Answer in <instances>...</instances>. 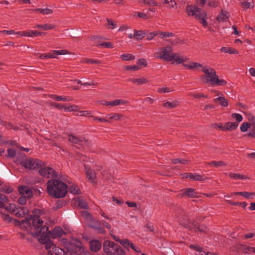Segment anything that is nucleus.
<instances>
[{
	"mask_svg": "<svg viewBox=\"0 0 255 255\" xmlns=\"http://www.w3.org/2000/svg\"><path fill=\"white\" fill-rule=\"evenodd\" d=\"M53 252L56 255H62L65 254L63 250L56 247V246L52 248Z\"/></svg>",
	"mask_w": 255,
	"mask_h": 255,
	"instance_id": "8fccbe9b",
	"label": "nucleus"
},
{
	"mask_svg": "<svg viewBox=\"0 0 255 255\" xmlns=\"http://www.w3.org/2000/svg\"><path fill=\"white\" fill-rule=\"evenodd\" d=\"M195 225H196L195 229H192V230H194V231H198L199 232H203L204 233H206L208 231V229L205 225L198 224L196 222H195Z\"/></svg>",
	"mask_w": 255,
	"mask_h": 255,
	"instance_id": "72a5a7b5",
	"label": "nucleus"
},
{
	"mask_svg": "<svg viewBox=\"0 0 255 255\" xmlns=\"http://www.w3.org/2000/svg\"><path fill=\"white\" fill-rule=\"evenodd\" d=\"M128 81L131 82L133 83H137V85H141L148 82V80L144 78H130L128 79Z\"/></svg>",
	"mask_w": 255,
	"mask_h": 255,
	"instance_id": "bb28decb",
	"label": "nucleus"
},
{
	"mask_svg": "<svg viewBox=\"0 0 255 255\" xmlns=\"http://www.w3.org/2000/svg\"><path fill=\"white\" fill-rule=\"evenodd\" d=\"M29 213V211L26 207L17 206L14 214L17 217L22 218Z\"/></svg>",
	"mask_w": 255,
	"mask_h": 255,
	"instance_id": "6ab92c4d",
	"label": "nucleus"
},
{
	"mask_svg": "<svg viewBox=\"0 0 255 255\" xmlns=\"http://www.w3.org/2000/svg\"><path fill=\"white\" fill-rule=\"evenodd\" d=\"M147 32L142 30H134L133 37L136 40H141L147 34Z\"/></svg>",
	"mask_w": 255,
	"mask_h": 255,
	"instance_id": "393cba45",
	"label": "nucleus"
},
{
	"mask_svg": "<svg viewBox=\"0 0 255 255\" xmlns=\"http://www.w3.org/2000/svg\"><path fill=\"white\" fill-rule=\"evenodd\" d=\"M211 85H218V86H225L227 84V82L226 80L223 79H218V76L217 75L216 77L214 79H212Z\"/></svg>",
	"mask_w": 255,
	"mask_h": 255,
	"instance_id": "a878e982",
	"label": "nucleus"
},
{
	"mask_svg": "<svg viewBox=\"0 0 255 255\" xmlns=\"http://www.w3.org/2000/svg\"><path fill=\"white\" fill-rule=\"evenodd\" d=\"M185 10L188 16H195L196 18V15L202 10L197 6L189 4L186 6Z\"/></svg>",
	"mask_w": 255,
	"mask_h": 255,
	"instance_id": "dca6fc26",
	"label": "nucleus"
},
{
	"mask_svg": "<svg viewBox=\"0 0 255 255\" xmlns=\"http://www.w3.org/2000/svg\"><path fill=\"white\" fill-rule=\"evenodd\" d=\"M89 227L95 229L98 233L105 234V230L102 227L101 223L98 221H93L89 224Z\"/></svg>",
	"mask_w": 255,
	"mask_h": 255,
	"instance_id": "f3484780",
	"label": "nucleus"
},
{
	"mask_svg": "<svg viewBox=\"0 0 255 255\" xmlns=\"http://www.w3.org/2000/svg\"><path fill=\"white\" fill-rule=\"evenodd\" d=\"M239 123L237 122H228L225 124V128L226 130L232 131L237 128Z\"/></svg>",
	"mask_w": 255,
	"mask_h": 255,
	"instance_id": "5701e85b",
	"label": "nucleus"
},
{
	"mask_svg": "<svg viewBox=\"0 0 255 255\" xmlns=\"http://www.w3.org/2000/svg\"><path fill=\"white\" fill-rule=\"evenodd\" d=\"M32 10L39 12L40 13H42L43 14H50L53 13V10L46 8H36L34 9H32Z\"/></svg>",
	"mask_w": 255,
	"mask_h": 255,
	"instance_id": "ea45409f",
	"label": "nucleus"
},
{
	"mask_svg": "<svg viewBox=\"0 0 255 255\" xmlns=\"http://www.w3.org/2000/svg\"><path fill=\"white\" fill-rule=\"evenodd\" d=\"M214 101L216 103L219 102L220 105L224 107L228 106V101L224 97H220L214 99Z\"/></svg>",
	"mask_w": 255,
	"mask_h": 255,
	"instance_id": "473e14b6",
	"label": "nucleus"
},
{
	"mask_svg": "<svg viewBox=\"0 0 255 255\" xmlns=\"http://www.w3.org/2000/svg\"><path fill=\"white\" fill-rule=\"evenodd\" d=\"M202 71L205 74V75L201 76V80L202 82L205 84L209 83L211 85V79L215 78L217 76L215 70L212 67H204Z\"/></svg>",
	"mask_w": 255,
	"mask_h": 255,
	"instance_id": "39448f33",
	"label": "nucleus"
},
{
	"mask_svg": "<svg viewBox=\"0 0 255 255\" xmlns=\"http://www.w3.org/2000/svg\"><path fill=\"white\" fill-rule=\"evenodd\" d=\"M117 244L114 242L105 240L103 243V250L107 255H112Z\"/></svg>",
	"mask_w": 255,
	"mask_h": 255,
	"instance_id": "9b49d317",
	"label": "nucleus"
},
{
	"mask_svg": "<svg viewBox=\"0 0 255 255\" xmlns=\"http://www.w3.org/2000/svg\"><path fill=\"white\" fill-rule=\"evenodd\" d=\"M190 179L194 181H204L205 180L208 179V177L203 178L202 175H199L196 173H192V176L190 177Z\"/></svg>",
	"mask_w": 255,
	"mask_h": 255,
	"instance_id": "4c0bfd02",
	"label": "nucleus"
},
{
	"mask_svg": "<svg viewBox=\"0 0 255 255\" xmlns=\"http://www.w3.org/2000/svg\"><path fill=\"white\" fill-rule=\"evenodd\" d=\"M126 102L125 101H124L123 100H121V99H116L114 101H112V103L111 104V106L112 107H113V106H118V105H119L120 104H124L125 103H126Z\"/></svg>",
	"mask_w": 255,
	"mask_h": 255,
	"instance_id": "338daca9",
	"label": "nucleus"
},
{
	"mask_svg": "<svg viewBox=\"0 0 255 255\" xmlns=\"http://www.w3.org/2000/svg\"><path fill=\"white\" fill-rule=\"evenodd\" d=\"M27 198L24 196H21L18 199L17 202L20 205H25L26 203Z\"/></svg>",
	"mask_w": 255,
	"mask_h": 255,
	"instance_id": "0e129e2a",
	"label": "nucleus"
},
{
	"mask_svg": "<svg viewBox=\"0 0 255 255\" xmlns=\"http://www.w3.org/2000/svg\"><path fill=\"white\" fill-rule=\"evenodd\" d=\"M68 53V50H53L51 52L48 53L41 54L39 56V58L41 59H44L46 58H56V56L58 55H65Z\"/></svg>",
	"mask_w": 255,
	"mask_h": 255,
	"instance_id": "9d476101",
	"label": "nucleus"
},
{
	"mask_svg": "<svg viewBox=\"0 0 255 255\" xmlns=\"http://www.w3.org/2000/svg\"><path fill=\"white\" fill-rule=\"evenodd\" d=\"M242 6L245 9L253 7L254 1L253 0H248L247 1L242 2Z\"/></svg>",
	"mask_w": 255,
	"mask_h": 255,
	"instance_id": "c03bdc74",
	"label": "nucleus"
},
{
	"mask_svg": "<svg viewBox=\"0 0 255 255\" xmlns=\"http://www.w3.org/2000/svg\"><path fill=\"white\" fill-rule=\"evenodd\" d=\"M232 117L236 120L237 123L241 122L243 121V117L241 115L237 113H233L232 114Z\"/></svg>",
	"mask_w": 255,
	"mask_h": 255,
	"instance_id": "4d7b16f0",
	"label": "nucleus"
},
{
	"mask_svg": "<svg viewBox=\"0 0 255 255\" xmlns=\"http://www.w3.org/2000/svg\"><path fill=\"white\" fill-rule=\"evenodd\" d=\"M207 18V13L204 10H202L196 15V19L200 20V22L205 27H206L208 25V23L206 21Z\"/></svg>",
	"mask_w": 255,
	"mask_h": 255,
	"instance_id": "aec40b11",
	"label": "nucleus"
},
{
	"mask_svg": "<svg viewBox=\"0 0 255 255\" xmlns=\"http://www.w3.org/2000/svg\"><path fill=\"white\" fill-rule=\"evenodd\" d=\"M27 32H29L30 35H29V37H37L38 36H42L45 35L46 33L44 32H40L37 30H29L27 31Z\"/></svg>",
	"mask_w": 255,
	"mask_h": 255,
	"instance_id": "a18cd8bd",
	"label": "nucleus"
},
{
	"mask_svg": "<svg viewBox=\"0 0 255 255\" xmlns=\"http://www.w3.org/2000/svg\"><path fill=\"white\" fill-rule=\"evenodd\" d=\"M18 190L21 196H25L27 199H30L33 197V194L31 189L26 186H20Z\"/></svg>",
	"mask_w": 255,
	"mask_h": 255,
	"instance_id": "4468645a",
	"label": "nucleus"
},
{
	"mask_svg": "<svg viewBox=\"0 0 255 255\" xmlns=\"http://www.w3.org/2000/svg\"><path fill=\"white\" fill-rule=\"evenodd\" d=\"M137 64L138 66H139L141 68L142 67H145L147 65V62L144 58H141L138 60V61L137 62Z\"/></svg>",
	"mask_w": 255,
	"mask_h": 255,
	"instance_id": "5fc2aeb1",
	"label": "nucleus"
},
{
	"mask_svg": "<svg viewBox=\"0 0 255 255\" xmlns=\"http://www.w3.org/2000/svg\"><path fill=\"white\" fill-rule=\"evenodd\" d=\"M89 248L91 251L98 252L102 248V243L98 240H92L89 243Z\"/></svg>",
	"mask_w": 255,
	"mask_h": 255,
	"instance_id": "a211bd4d",
	"label": "nucleus"
},
{
	"mask_svg": "<svg viewBox=\"0 0 255 255\" xmlns=\"http://www.w3.org/2000/svg\"><path fill=\"white\" fill-rule=\"evenodd\" d=\"M240 247L241 250L246 254H248V252H251V251H252L253 249V247H249L243 244H240Z\"/></svg>",
	"mask_w": 255,
	"mask_h": 255,
	"instance_id": "09e8293b",
	"label": "nucleus"
},
{
	"mask_svg": "<svg viewBox=\"0 0 255 255\" xmlns=\"http://www.w3.org/2000/svg\"><path fill=\"white\" fill-rule=\"evenodd\" d=\"M66 204L65 201L63 200H59L56 203V206L54 207L55 210L59 209L64 206Z\"/></svg>",
	"mask_w": 255,
	"mask_h": 255,
	"instance_id": "603ef678",
	"label": "nucleus"
},
{
	"mask_svg": "<svg viewBox=\"0 0 255 255\" xmlns=\"http://www.w3.org/2000/svg\"><path fill=\"white\" fill-rule=\"evenodd\" d=\"M77 202L78 203V207L80 209H88L89 208L87 203L83 199H81L80 197L78 198Z\"/></svg>",
	"mask_w": 255,
	"mask_h": 255,
	"instance_id": "58836bf2",
	"label": "nucleus"
},
{
	"mask_svg": "<svg viewBox=\"0 0 255 255\" xmlns=\"http://www.w3.org/2000/svg\"><path fill=\"white\" fill-rule=\"evenodd\" d=\"M123 117V115L119 113H111L106 116V118L109 117V119L115 120V121H119Z\"/></svg>",
	"mask_w": 255,
	"mask_h": 255,
	"instance_id": "f704fd0d",
	"label": "nucleus"
},
{
	"mask_svg": "<svg viewBox=\"0 0 255 255\" xmlns=\"http://www.w3.org/2000/svg\"><path fill=\"white\" fill-rule=\"evenodd\" d=\"M227 202L228 204L233 206H240L243 208L246 209L247 204L245 202H234L231 200H227Z\"/></svg>",
	"mask_w": 255,
	"mask_h": 255,
	"instance_id": "37998d69",
	"label": "nucleus"
},
{
	"mask_svg": "<svg viewBox=\"0 0 255 255\" xmlns=\"http://www.w3.org/2000/svg\"><path fill=\"white\" fill-rule=\"evenodd\" d=\"M69 192L74 195H79L81 193L78 186L74 184L70 186Z\"/></svg>",
	"mask_w": 255,
	"mask_h": 255,
	"instance_id": "a19ab883",
	"label": "nucleus"
},
{
	"mask_svg": "<svg viewBox=\"0 0 255 255\" xmlns=\"http://www.w3.org/2000/svg\"><path fill=\"white\" fill-rule=\"evenodd\" d=\"M229 177L231 178H233L235 180L250 179L249 177L239 173H230L229 174Z\"/></svg>",
	"mask_w": 255,
	"mask_h": 255,
	"instance_id": "7c9ffc66",
	"label": "nucleus"
},
{
	"mask_svg": "<svg viewBox=\"0 0 255 255\" xmlns=\"http://www.w3.org/2000/svg\"><path fill=\"white\" fill-rule=\"evenodd\" d=\"M120 57L123 60L125 61L132 60L135 58L134 56L130 54H124L121 55Z\"/></svg>",
	"mask_w": 255,
	"mask_h": 255,
	"instance_id": "de8ad7c7",
	"label": "nucleus"
},
{
	"mask_svg": "<svg viewBox=\"0 0 255 255\" xmlns=\"http://www.w3.org/2000/svg\"><path fill=\"white\" fill-rule=\"evenodd\" d=\"M17 206L15 205L14 204H10L9 206L6 207L5 208L6 210L11 213L12 214H14L15 211L16 210Z\"/></svg>",
	"mask_w": 255,
	"mask_h": 255,
	"instance_id": "49530a36",
	"label": "nucleus"
},
{
	"mask_svg": "<svg viewBox=\"0 0 255 255\" xmlns=\"http://www.w3.org/2000/svg\"><path fill=\"white\" fill-rule=\"evenodd\" d=\"M178 220L180 225L191 231L196 228L195 222H191L188 217L184 212L183 215L179 217Z\"/></svg>",
	"mask_w": 255,
	"mask_h": 255,
	"instance_id": "0eeeda50",
	"label": "nucleus"
},
{
	"mask_svg": "<svg viewBox=\"0 0 255 255\" xmlns=\"http://www.w3.org/2000/svg\"><path fill=\"white\" fill-rule=\"evenodd\" d=\"M32 213L33 214V215H30V217L31 218H33L32 219H37L38 220H41L39 219L40 215H43L44 214V211L43 210H41L39 209H34L32 211Z\"/></svg>",
	"mask_w": 255,
	"mask_h": 255,
	"instance_id": "cd10ccee",
	"label": "nucleus"
},
{
	"mask_svg": "<svg viewBox=\"0 0 255 255\" xmlns=\"http://www.w3.org/2000/svg\"><path fill=\"white\" fill-rule=\"evenodd\" d=\"M99 45L101 47H104L109 48H113V44L110 42H103L99 44Z\"/></svg>",
	"mask_w": 255,
	"mask_h": 255,
	"instance_id": "e2e57ef3",
	"label": "nucleus"
},
{
	"mask_svg": "<svg viewBox=\"0 0 255 255\" xmlns=\"http://www.w3.org/2000/svg\"><path fill=\"white\" fill-rule=\"evenodd\" d=\"M68 140L71 142L79 144H81V142L83 141V139L79 138L73 135H70ZM84 140L85 141H87V140L85 139H84Z\"/></svg>",
	"mask_w": 255,
	"mask_h": 255,
	"instance_id": "e433bc0d",
	"label": "nucleus"
},
{
	"mask_svg": "<svg viewBox=\"0 0 255 255\" xmlns=\"http://www.w3.org/2000/svg\"><path fill=\"white\" fill-rule=\"evenodd\" d=\"M50 105L51 106L54 108H56L58 109L61 110L64 109V110H65V106L61 104L52 102L51 103Z\"/></svg>",
	"mask_w": 255,
	"mask_h": 255,
	"instance_id": "bf43d9fd",
	"label": "nucleus"
},
{
	"mask_svg": "<svg viewBox=\"0 0 255 255\" xmlns=\"http://www.w3.org/2000/svg\"><path fill=\"white\" fill-rule=\"evenodd\" d=\"M13 189L12 188L8 186H4L1 189V191L3 193L9 194L12 192Z\"/></svg>",
	"mask_w": 255,
	"mask_h": 255,
	"instance_id": "774afa93",
	"label": "nucleus"
},
{
	"mask_svg": "<svg viewBox=\"0 0 255 255\" xmlns=\"http://www.w3.org/2000/svg\"><path fill=\"white\" fill-rule=\"evenodd\" d=\"M181 191L183 192L180 195L181 197L187 196L189 198H199L200 196L198 193L196 192L195 189L191 188H188L182 189Z\"/></svg>",
	"mask_w": 255,
	"mask_h": 255,
	"instance_id": "2eb2a0df",
	"label": "nucleus"
},
{
	"mask_svg": "<svg viewBox=\"0 0 255 255\" xmlns=\"http://www.w3.org/2000/svg\"><path fill=\"white\" fill-rule=\"evenodd\" d=\"M141 67L138 66V65H128L126 66V69L127 70H133V71H137L140 69Z\"/></svg>",
	"mask_w": 255,
	"mask_h": 255,
	"instance_id": "69168bd1",
	"label": "nucleus"
},
{
	"mask_svg": "<svg viewBox=\"0 0 255 255\" xmlns=\"http://www.w3.org/2000/svg\"><path fill=\"white\" fill-rule=\"evenodd\" d=\"M132 243V242H130V241L127 239L125 240H122L121 242H120V244L124 247V248L128 250H129V248L130 247V244Z\"/></svg>",
	"mask_w": 255,
	"mask_h": 255,
	"instance_id": "3c124183",
	"label": "nucleus"
},
{
	"mask_svg": "<svg viewBox=\"0 0 255 255\" xmlns=\"http://www.w3.org/2000/svg\"><path fill=\"white\" fill-rule=\"evenodd\" d=\"M220 51L222 52L227 53L229 54H239L238 51L236 50L235 48H232L231 47H222L220 49Z\"/></svg>",
	"mask_w": 255,
	"mask_h": 255,
	"instance_id": "2f4dec72",
	"label": "nucleus"
},
{
	"mask_svg": "<svg viewBox=\"0 0 255 255\" xmlns=\"http://www.w3.org/2000/svg\"><path fill=\"white\" fill-rule=\"evenodd\" d=\"M158 57L167 61H171L174 58V53L171 46H166L161 48L158 53Z\"/></svg>",
	"mask_w": 255,
	"mask_h": 255,
	"instance_id": "423d86ee",
	"label": "nucleus"
},
{
	"mask_svg": "<svg viewBox=\"0 0 255 255\" xmlns=\"http://www.w3.org/2000/svg\"><path fill=\"white\" fill-rule=\"evenodd\" d=\"M46 234L48 235V237L56 239L62 237V235L65 233L60 227L57 226L50 231H48V230Z\"/></svg>",
	"mask_w": 255,
	"mask_h": 255,
	"instance_id": "f8f14e48",
	"label": "nucleus"
},
{
	"mask_svg": "<svg viewBox=\"0 0 255 255\" xmlns=\"http://www.w3.org/2000/svg\"><path fill=\"white\" fill-rule=\"evenodd\" d=\"M179 105L178 101H174L172 102L167 101L162 104L163 107L168 109H172L177 107Z\"/></svg>",
	"mask_w": 255,
	"mask_h": 255,
	"instance_id": "c756f323",
	"label": "nucleus"
},
{
	"mask_svg": "<svg viewBox=\"0 0 255 255\" xmlns=\"http://www.w3.org/2000/svg\"><path fill=\"white\" fill-rule=\"evenodd\" d=\"M46 233L47 232H45L43 233L41 232L39 236L40 237L38 239V241L40 244L45 245L46 249L48 250L52 247H55V245L50 240V238L48 237V235L46 234Z\"/></svg>",
	"mask_w": 255,
	"mask_h": 255,
	"instance_id": "1a4fd4ad",
	"label": "nucleus"
},
{
	"mask_svg": "<svg viewBox=\"0 0 255 255\" xmlns=\"http://www.w3.org/2000/svg\"><path fill=\"white\" fill-rule=\"evenodd\" d=\"M251 127V125L249 123H243L240 127V129L242 132H246L248 130V128Z\"/></svg>",
	"mask_w": 255,
	"mask_h": 255,
	"instance_id": "864d4df0",
	"label": "nucleus"
},
{
	"mask_svg": "<svg viewBox=\"0 0 255 255\" xmlns=\"http://www.w3.org/2000/svg\"><path fill=\"white\" fill-rule=\"evenodd\" d=\"M125 254L126 252L122 247L117 244L114 251L112 253V255H125Z\"/></svg>",
	"mask_w": 255,
	"mask_h": 255,
	"instance_id": "c85d7f7f",
	"label": "nucleus"
},
{
	"mask_svg": "<svg viewBox=\"0 0 255 255\" xmlns=\"http://www.w3.org/2000/svg\"><path fill=\"white\" fill-rule=\"evenodd\" d=\"M46 191L48 195L55 199L65 197L67 193L68 186L59 179H51L47 181Z\"/></svg>",
	"mask_w": 255,
	"mask_h": 255,
	"instance_id": "f03ea898",
	"label": "nucleus"
},
{
	"mask_svg": "<svg viewBox=\"0 0 255 255\" xmlns=\"http://www.w3.org/2000/svg\"><path fill=\"white\" fill-rule=\"evenodd\" d=\"M39 174L43 177L50 178H57V174L54 169L49 167H42L38 170Z\"/></svg>",
	"mask_w": 255,
	"mask_h": 255,
	"instance_id": "6e6552de",
	"label": "nucleus"
},
{
	"mask_svg": "<svg viewBox=\"0 0 255 255\" xmlns=\"http://www.w3.org/2000/svg\"><path fill=\"white\" fill-rule=\"evenodd\" d=\"M62 242L65 248L70 253V255H81L83 251L81 241L77 238L73 239L71 241H68L66 239H63Z\"/></svg>",
	"mask_w": 255,
	"mask_h": 255,
	"instance_id": "7ed1b4c3",
	"label": "nucleus"
},
{
	"mask_svg": "<svg viewBox=\"0 0 255 255\" xmlns=\"http://www.w3.org/2000/svg\"><path fill=\"white\" fill-rule=\"evenodd\" d=\"M49 97L53 100L57 101H71L72 99L70 97H63L61 96H57L56 95H50Z\"/></svg>",
	"mask_w": 255,
	"mask_h": 255,
	"instance_id": "b1692460",
	"label": "nucleus"
},
{
	"mask_svg": "<svg viewBox=\"0 0 255 255\" xmlns=\"http://www.w3.org/2000/svg\"><path fill=\"white\" fill-rule=\"evenodd\" d=\"M183 65L188 69L202 67V65L197 62H192L190 64L183 63Z\"/></svg>",
	"mask_w": 255,
	"mask_h": 255,
	"instance_id": "c9c22d12",
	"label": "nucleus"
},
{
	"mask_svg": "<svg viewBox=\"0 0 255 255\" xmlns=\"http://www.w3.org/2000/svg\"><path fill=\"white\" fill-rule=\"evenodd\" d=\"M56 27V25L54 24L46 23L42 24H36L33 27L34 28H40L44 30H48L54 29Z\"/></svg>",
	"mask_w": 255,
	"mask_h": 255,
	"instance_id": "4be33fe9",
	"label": "nucleus"
},
{
	"mask_svg": "<svg viewBox=\"0 0 255 255\" xmlns=\"http://www.w3.org/2000/svg\"><path fill=\"white\" fill-rule=\"evenodd\" d=\"M33 218L29 217L22 220L21 222L20 229L21 230L30 231L33 230V232H30V234L34 238L38 237L41 234L47 232L48 227L44 225V222L42 220L32 219Z\"/></svg>",
	"mask_w": 255,
	"mask_h": 255,
	"instance_id": "f257e3e1",
	"label": "nucleus"
},
{
	"mask_svg": "<svg viewBox=\"0 0 255 255\" xmlns=\"http://www.w3.org/2000/svg\"><path fill=\"white\" fill-rule=\"evenodd\" d=\"M20 163L25 169L30 170L40 168L46 165V163L43 162L41 160L33 158L22 159L20 161Z\"/></svg>",
	"mask_w": 255,
	"mask_h": 255,
	"instance_id": "20e7f679",
	"label": "nucleus"
},
{
	"mask_svg": "<svg viewBox=\"0 0 255 255\" xmlns=\"http://www.w3.org/2000/svg\"><path fill=\"white\" fill-rule=\"evenodd\" d=\"M229 14L228 12L222 10L218 16L216 18V20L218 22H226L228 20Z\"/></svg>",
	"mask_w": 255,
	"mask_h": 255,
	"instance_id": "412c9836",
	"label": "nucleus"
},
{
	"mask_svg": "<svg viewBox=\"0 0 255 255\" xmlns=\"http://www.w3.org/2000/svg\"><path fill=\"white\" fill-rule=\"evenodd\" d=\"M78 110V106L76 105H70L68 107L65 106V111H77Z\"/></svg>",
	"mask_w": 255,
	"mask_h": 255,
	"instance_id": "6e6d98bb",
	"label": "nucleus"
},
{
	"mask_svg": "<svg viewBox=\"0 0 255 255\" xmlns=\"http://www.w3.org/2000/svg\"><path fill=\"white\" fill-rule=\"evenodd\" d=\"M1 218L3 221L7 222L8 223H10L12 222L13 218H11L9 215L5 214H2L1 215Z\"/></svg>",
	"mask_w": 255,
	"mask_h": 255,
	"instance_id": "13d9d810",
	"label": "nucleus"
},
{
	"mask_svg": "<svg viewBox=\"0 0 255 255\" xmlns=\"http://www.w3.org/2000/svg\"><path fill=\"white\" fill-rule=\"evenodd\" d=\"M191 96H192L195 99H199L201 98H207L208 96L207 95H204L202 93H197L195 94H191Z\"/></svg>",
	"mask_w": 255,
	"mask_h": 255,
	"instance_id": "680f3d73",
	"label": "nucleus"
},
{
	"mask_svg": "<svg viewBox=\"0 0 255 255\" xmlns=\"http://www.w3.org/2000/svg\"><path fill=\"white\" fill-rule=\"evenodd\" d=\"M84 166L85 168V174L88 181L93 183H97V182L95 181V179L96 178V173L95 172L93 169H92L88 165L85 164Z\"/></svg>",
	"mask_w": 255,
	"mask_h": 255,
	"instance_id": "ddd939ff",
	"label": "nucleus"
},
{
	"mask_svg": "<svg viewBox=\"0 0 255 255\" xmlns=\"http://www.w3.org/2000/svg\"><path fill=\"white\" fill-rule=\"evenodd\" d=\"M15 155L16 151L13 148H10L7 149V157L12 158Z\"/></svg>",
	"mask_w": 255,
	"mask_h": 255,
	"instance_id": "052dcab7",
	"label": "nucleus"
},
{
	"mask_svg": "<svg viewBox=\"0 0 255 255\" xmlns=\"http://www.w3.org/2000/svg\"><path fill=\"white\" fill-rule=\"evenodd\" d=\"M207 164L209 166H214L215 167H218L220 166L226 165V163L223 161H212L209 162H207Z\"/></svg>",
	"mask_w": 255,
	"mask_h": 255,
	"instance_id": "79ce46f5",
	"label": "nucleus"
}]
</instances>
